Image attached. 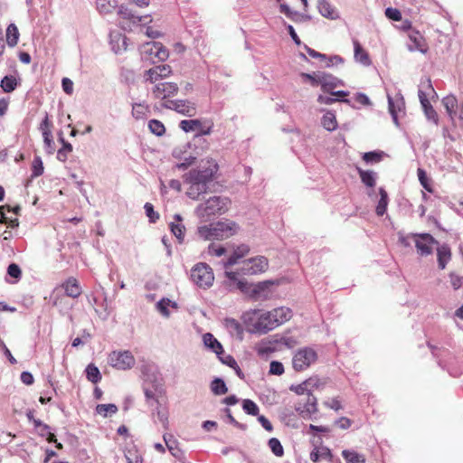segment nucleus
Here are the masks:
<instances>
[{
    "label": "nucleus",
    "mask_w": 463,
    "mask_h": 463,
    "mask_svg": "<svg viewBox=\"0 0 463 463\" xmlns=\"http://www.w3.org/2000/svg\"><path fill=\"white\" fill-rule=\"evenodd\" d=\"M411 43L408 48L411 52H420L426 54L429 51V44L424 36L417 30H411L408 33Z\"/></svg>",
    "instance_id": "nucleus-16"
},
{
    "label": "nucleus",
    "mask_w": 463,
    "mask_h": 463,
    "mask_svg": "<svg viewBox=\"0 0 463 463\" xmlns=\"http://www.w3.org/2000/svg\"><path fill=\"white\" fill-rule=\"evenodd\" d=\"M385 15L392 21H402V13L399 9L388 7L385 10Z\"/></svg>",
    "instance_id": "nucleus-53"
},
{
    "label": "nucleus",
    "mask_w": 463,
    "mask_h": 463,
    "mask_svg": "<svg viewBox=\"0 0 463 463\" xmlns=\"http://www.w3.org/2000/svg\"><path fill=\"white\" fill-rule=\"evenodd\" d=\"M162 106L187 117H194L196 114L195 105L188 100H167Z\"/></svg>",
    "instance_id": "nucleus-14"
},
{
    "label": "nucleus",
    "mask_w": 463,
    "mask_h": 463,
    "mask_svg": "<svg viewBox=\"0 0 463 463\" xmlns=\"http://www.w3.org/2000/svg\"><path fill=\"white\" fill-rule=\"evenodd\" d=\"M208 252L211 255L220 257L224 254L225 249L222 246H218L213 243L209 246Z\"/></svg>",
    "instance_id": "nucleus-61"
},
{
    "label": "nucleus",
    "mask_w": 463,
    "mask_h": 463,
    "mask_svg": "<svg viewBox=\"0 0 463 463\" xmlns=\"http://www.w3.org/2000/svg\"><path fill=\"white\" fill-rule=\"evenodd\" d=\"M18 85V81L15 76L14 75H6L5 76L1 82L0 87L4 92L9 93L14 91Z\"/></svg>",
    "instance_id": "nucleus-34"
},
{
    "label": "nucleus",
    "mask_w": 463,
    "mask_h": 463,
    "mask_svg": "<svg viewBox=\"0 0 463 463\" xmlns=\"http://www.w3.org/2000/svg\"><path fill=\"white\" fill-rule=\"evenodd\" d=\"M442 104L445 107L450 118L453 119L456 115V108L458 107V100L456 97L453 95L446 96L442 99Z\"/></svg>",
    "instance_id": "nucleus-33"
},
{
    "label": "nucleus",
    "mask_w": 463,
    "mask_h": 463,
    "mask_svg": "<svg viewBox=\"0 0 463 463\" xmlns=\"http://www.w3.org/2000/svg\"><path fill=\"white\" fill-rule=\"evenodd\" d=\"M359 176L364 184L368 187H373L376 184L375 182V173L373 171L363 170L361 168H357Z\"/></svg>",
    "instance_id": "nucleus-38"
},
{
    "label": "nucleus",
    "mask_w": 463,
    "mask_h": 463,
    "mask_svg": "<svg viewBox=\"0 0 463 463\" xmlns=\"http://www.w3.org/2000/svg\"><path fill=\"white\" fill-rule=\"evenodd\" d=\"M290 390L293 391L294 392H296L298 395L307 394V397L309 395H313L311 393V390L308 389V387H307V380L304 381L303 383H301L300 384H298V385H295V386L292 385L290 387Z\"/></svg>",
    "instance_id": "nucleus-50"
},
{
    "label": "nucleus",
    "mask_w": 463,
    "mask_h": 463,
    "mask_svg": "<svg viewBox=\"0 0 463 463\" xmlns=\"http://www.w3.org/2000/svg\"><path fill=\"white\" fill-rule=\"evenodd\" d=\"M231 201L227 197L212 196L196 208V214L202 219H207L216 214H222L229 209Z\"/></svg>",
    "instance_id": "nucleus-3"
},
{
    "label": "nucleus",
    "mask_w": 463,
    "mask_h": 463,
    "mask_svg": "<svg viewBox=\"0 0 463 463\" xmlns=\"http://www.w3.org/2000/svg\"><path fill=\"white\" fill-rule=\"evenodd\" d=\"M216 170V165H213L202 169H193L187 175V182H195L207 186L208 183L213 180Z\"/></svg>",
    "instance_id": "nucleus-12"
},
{
    "label": "nucleus",
    "mask_w": 463,
    "mask_h": 463,
    "mask_svg": "<svg viewBox=\"0 0 463 463\" xmlns=\"http://www.w3.org/2000/svg\"><path fill=\"white\" fill-rule=\"evenodd\" d=\"M383 152H367L363 155V160L369 163H378L383 159Z\"/></svg>",
    "instance_id": "nucleus-48"
},
{
    "label": "nucleus",
    "mask_w": 463,
    "mask_h": 463,
    "mask_svg": "<svg viewBox=\"0 0 463 463\" xmlns=\"http://www.w3.org/2000/svg\"><path fill=\"white\" fill-rule=\"evenodd\" d=\"M97 8L101 14H107L110 12L112 5H110L109 0H97Z\"/></svg>",
    "instance_id": "nucleus-58"
},
{
    "label": "nucleus",
    "mask_w": 463,
    "mask_h": 463,
    "mask_svg": "<svg viewBox=\"0 0 463 463\" xmlns=\"http://www.w3.org/2000/svg\"><path fill=\"white\" fill-rule=\"evenodd\" d=\"M268 268V259L263 256H260L245 260L241 267V272L244 275H254L265 272Z\"/></svg>",
    "instance_id": "nucleus-13"
},
{
    "label": "nucleus",
    "mask_w": 463,
    "mask_h": 463,
    "mask_svg": "<svg viewBox=\"0 0 463 463\" xmlns=\"http://www.w3.org/2000/svg\"><path fill=\"white\" fill-rule=\"evenodd\" d=\"M238 229L239 226L235 222L226 220L212 223L209 226L200 227L198 232L205 240L222 241L233 236Z\"/></svg>",
    "instance_id": "nucleus-1"
},
{
    "label": "nucleus",
    "mask_w": 463,
    "mask_h": 463,
    "mask_svg": "<svg viewBox=\"0 0 463 463\" xmlns=\"http://www.w3.org/2000/svg\"><path fill=\"white\" fill-rule=\"evenodd\" d=\"M379 194L380 200L377 203L375 213L378 216H383L386 213L389 200L387 192L383 187L379 189Z\"/></svg>",
    "instance_id": "nucleus-35"
},
{
    "label": "nucleus",
    "mask_w": 463,
    "mask_h": 463,
    "mask_svg": "<svg viewBox=\"0 0 463 463\" xmlns=\"http://www.w3.org/2000/svg\"><path fill=\"white\" fill-rule=\"evenodd\" d=\"M226 277L229 279V282L227 286L231 288H237L240 289L242 292H245L248 290V284L246 281L239 279V273L238 272H232V271H226L225 272Z\"/></svg>",
    "instance_id": "nucleus-23"
},
{
    "label": "nucleus",
    "mask_w": 463,
    "mask_h": 463,
    "mask_svg": "<svg viewBox=\"0 0 463 463\" xmlns=\"http://www.w3.org/2000/svg\"><path fill=\"white\" fill-rule=\"evenodd\" d=\"M191 279L199 288H208L213 284L214 275L209 265L200 262L191 269Z\"/></svg>",
    "instance_id": "nucleus-5"
},
{
    "label": "nucleus",
    "mask_w": 463,
    "mask_h": 463,
    "mask_svg": "<svg viewBox=\"0 0 463 463\" xmlns=\"http://www.w3.org/2000/svg\"><path fill=\"white\" fill-rule=\"evenodd\" d=\"M322 125L328 131L335 130L337 128V121L335 115L331 112L326 113L322 118Z\"/></svg>",
    "instance_id": "nucleus-39"
},
{
    "label": "nucleus",
    "mask_w": 463,
    "mask_h": 463,
    "mask_svg": "<svg viewBox=\"0 0 463 463\" xmlns=\"http://www.w3.org/2000/svg\"><path fill=\"white\" fill-rule=\"evenodd\" d=\"M211 390L215 395L225 394L228 392L225 383L220 378H216L212 382Z\"/></svg>",
    "instance_id": "nucleus-41"
},
{
    "label": "nucleus",
    "mask_w": 463,
    "mask_h": 463,
    "mask_svg": "<svg viewBox=\"0 0 463 463\" xmlns=\"http://www.w3.org/2000/svg\"><path fill=\"white\" fill-rule=\"evenodd\" d=\"M158 420L162 423L163 427L168 429V413L166 411H157L156 412Z\"/></svg>",
    "instance_id": "nucleus-62"
},
{
    "label": "nucleus",
    "mask_w": 463,
    "mask_h": 463,
    "mask_svg": "<svg viewBox=\"0 0 463 463\" xmlns=\"http://www.w3.org/2000/svg\"><path fill=\"white\" fill-rule=\"evenodd\" d=\"M148 128L153 134L158 137L163 136L165 132V125L157 119H151L148 122Z\"/></svg>",
    "instance_id": "nucleus-45"
},
{
    "label": "nucleus",
    "mask_w": 463,
    "mask_h": 463,
    "mask_svg": "<svg viewBox=\"0 0 463 463\" xmlns=\"http://www.w3.org/2000/svg\"><path fill=\"white\" fill-rule=\"evenodd\" d=\"M62 143V147L57 152V158L61 162H65L68 158L69 154L72 152V146L66 142L62 137L60 138Z\"/></svg>",
    "instance_id": "nucleus-42"
},
{
    "label": "nucleus",
    "mask_w": 463,
    "mask_h": 463,
    "mask_svg": "<svg viewBox=\"0 0 463 463\" xmlns=\"http://www.w3.org/2000/svg\"><path fill=\"white\" fill-rule=\"evenodd\" d=\"M322 73L323 72H314L313 74L309 73H301V77L307 80L313 87H317L318 85L321 86L322 81Z\"/></svg>",
    "instance_id": "nucleus-46"
},
{
    "label": "nucleus",
    "mask_w": 463,
    "mask_h": 463,
    "mask_svg": "<svg viewBox=\"0 0 463 463\" xmlns=\"http://www.w3.org/2000/svg\"><path fill=\"white\" fill-rule=\"evenodd\" d=\"M141 53L153 63L164 61L169 56L168 50L158 42L146 43L141 46Z\"/></svg>",
    "instance_id": "nucleus-6"
},
{
    "label": "nucleus",
    "mask_w": 463,
    "mask_h": 463,
    "mask_svg": "<svg viewBox=\"0 0 463 463\" xmlns=\"http://www.w3.org/2000/svg\"><path fill=\"white\" fill-rule=\"evenodd\" d=\"M182 222L183 219L180 214H175L174 221L169 224L171 232L176 237L179 242L184 241L185 233V227Z\"/></svg>",
    "instance_id": "nucleus-22"
},
{
    "label": "nucleus",
    "mask_w": 463,
    "mask_h": 463,
    "mask_svg": "<svg viewBox=\"0 0 463 463\" xmlns=\"http://www.w3.org/2000/svg\"><path fill=\"white\" fill-rule=\"evenodd\" d=\"M324 406L338 411L343 409L341 401L338 398H332L331 400L326 401L323 402Z\"/></svg>",
    "instance_id": "nucleus-54"
},
{
    "label": "nucleus",
    "mask_w": 463,
    "mask_h": 463,
    "mask_svg": "<svg viewBox=\"0 0 463 463\" xmlns=\"http://www.w3.org/2000/svg\"><path fill=\"white\" fill-rule=\"evenodd\" d=\"M343 85L342 81L331 74L322 73L321 89L325 92H331L334 89Z\"/></svg>",
    "instance_id": "nucleus-26"
},
{
    "label": "nucleus",
    "mask_w": 463,
    "mask_h": 463,
    "mask_svg": "<svg viewBox=\"0 0 463 463\" xmlns=\"http://www.w3.org/2000/svg\"><path fill=\"white\" fill-rule=\"evenodd\" d=\"M7 273L12 278L19 279L21 277L22 271L17 264L12 263L8 266Z\"/></svg>",
    "instance_id": "nucleus-60"
},
{
    "label": "nucleus",
    "mask_w": 463,
    "mask_h": 463,
    "mask_svg": "<svg viewBox=\"0 0 463 463\" xmlns=\"http://www.w3.org/2000/svg\"><path fill=\"white\" fill-rule=\"evenodd\" d=\"M135 362L129 351H113L109 355V364L118 370H128L135 365Z\"/></svg>",
    "instance_id": "nucleus-9"
},
{
    "label": "nucleus",
    "mask_w": 463,
    "mask_h": 463,
    "mask_svg": "<svg viewBox=\"0 0 463 463\" xmlns=\"http://www.w3.org/2000/svg\"><path fill=\"white\" fill-rule=\"evenodd\" d=\"M188 184L190 186L188 187L186 194L193 200L199 199L201 194L207 192L208 187L204 186V184H200L195 182H188Z\"/></svg>",
    "instance_id": "nucleus-30"
},
{
    "label": "nucleus",
    "mask_w": 463,
    "mask_h": 463,
    "mask_svg": "<svg viewBox=\"0 0 463 463\" xmlns=\"http://www.w3.org/2000/svg\"><path fill=\"white\" fill-rule=\"evenodd\" d=\"M307 383L308 389L312 391L314 389H319L323 387L326 384V382L320 379L318 376L315 375L307 379Z\"/></svg>",
    "instance_id": "nucleus-51"
},
{
    "label": "nucleus",
    "mask_w": 463,
    "mask_h": 463,
    "mask_svg": "<svg viewBox=\"0 0 463 463\" xmlns=\"http://www.w3.org/2000/svg\"><path fill=\"white\" fill-rule=\"evenodd\" d=\"M120 21L119 24L123 30H132V26H141L139 24H149L152 20L150 16L145 15H136L131 10L128 8L120 9L119 11Z\"/></svg>",
    "instance_id": "nucleus-10"
},
{
    "label": "nucleus",
    "mask_w": 463,
    "mask_h": 463,
    "mask_svg": "<svg viewBox=\"0 0 463 463\" xmlns=\"http://www.w3.org/2000/svg\"><path fill=\"white\" fill-rule=\"evenodd\" d=\"M6 43L9 47H14L17 45L20 33L17 26L14 24H10L6 28Z\"/></svg>",
    "instance_id": "nucleus-29"
},
{
    "label": "nucleus",
    "mask_w": 463,
    "mask_h": 463,
    "mask_svg": "<svg viewBox=\"0 0 463 463\" xmlns=\"http://www.w3.org/2000/svg\"><path fill=\"white\" fill-rule=\"evenodd\" d=\"M151 83L154 84L153 88L151 89L153 98L156 99L163 100L165 102L169 100V98L175 96L179 90V87L175 82L156 81Z\"/></svg>",
    "instance_id": "nucleus-7"
},
{
    "label": "nucleus",
    "mask_w": 463,
    "mask_h": 463,
    "mask_svg": "<svg viewBox=\"0 0 463 463\" xmlns=\"http://www.w3.org/2000/svg\"><path fill=\"white\" fill-rule=\"evenodd\" d=\"M273 321L278 323V326L288 321L292 317V311L286 307H277L271 310Z\"/></svg>",
    "instance_id": "nucleus-25"
},
{
    "label": "nucleus",
    "mask_w": 463,
    "mask_h": 463,
    "mask_svg": "<svg viewBox=\"0 0 463 463\" xmlns=\"http://www.w3.org/2000/svg\"><path fill=\"white\" fill-rule=\"evenodd\" d=\"M354 59L356 61L363 65L368 66L371 64V60L368 52L363 48L357 40H353Z\"/></svg>",
    "instance_id": "nucleus-27"
},
{
    "label": "nucleus",
    "mask_w": 463,
    "mask_h": 463,
    "mask_svg": "<svg viewBox=\"0 0 463 463\" xmlns=\"http://www.w3.org/2000/svg\"><path fill=\"white\" fill-rule=\"evenodd\" d=\"M437 261L439 269H445L448 263L452 259V251L450 247L444 243L437 247Z\"/></svg>",
    "instance_id": "nucleus-19"
},
{
    "label": "nucleus",
    "mask_w": 463,
    "mask_h": 463,
    "mask_svg": "<svg viewBox=\"0 0 463 463\" xmlns=\"http://www.w3.org/2000/svg\"><path fill=\"white\" fill-rule=\"evenodd\" d=\"M43 165L40 157H35L33 161V175L40 176L43 173Z\"/></svg>",
    "instance_id": "nucleus-55"
},
{
    "label": "nucleus",
    "mask_w": 463,
    "mask_h": 463,
    "mask_svg": "<svg viewBox=\"0 0 463 463\" xmlns=\"http://www.w3.org/2000/svg\"><path fill=\"white\" fill-rule=\"evenodd\" d=\"M217 356L222 364L228 365L229 367H237V362L231 354H226L223 353V354Z\"/></svg>",
    "instance_id": "nucleus-57"
},
{
    "label": "nucleus",
    "mask_w": 463,
    "mask_h": 463,
    "mask_svg": "<svg viewBox=\"0 0 463 463\" xmlns=\"http://www.w3.org/2000/svg\"><path fill=\"white\" fill-rule=\"evenodd\" d=\"M296 411L303 419L310 418L317 411V398L314 395H309L306 404L303 407H296Z\"/></svg>",
    "instance_id": "nucleus-20"
},
{
    "label": "nucleus",
    "mask_w": 463,
    "mask_h": 463,
    "mask_svg": "<svg viewBox=\"0 0 463 463\" xmlns=\"http://www.w3.org/2000/svg\"><path fill=\"white\" fill-rule=\"evenodd\" d=\"M269 447L275 456L282 457L284 455L283 446L277 438L269 439Z\"/></svg>",
    "instance_id": "nucleus-47"
},
{
    "label": "nucleus",
    "mask_w": 463,
    "mask_h": 463,
    "mask_svg": "<svg viewBox=\"0 0 463 463\" xmlns=\"http://www.w3.org/2000/svg\"><path fill=\"white\" fill-rule=\"evenodd\" d=\"M96 411L103 417L115 414L118 411V407L115 404H99L96 407Z\"/></svg>",
    "instance_id": "nucleus-43"
},
{
    "label": "nucleus",
    "mask_w": 463,
    "mask_h": 463,
    "mask_svg": "<svg viewBox=\"0 0 463 463\" xmlns=\"http://www.w3.org/2000/svg\"><path fill=\"white\" fill-rule=\"evenodd\" d=\"M203 341L206 347L214 352L217 355L223 354L222 344L211 333H205L203 335Z\"/></svg>",
    "instance_id": "nucleus-28"
},
{
    "label": "nucleus",
    "mask_w": 463,
    "mask_h": 463,
    "mask_svg": "<svg viewBox=\"0 0 463 463\" xmlns=\"http://www.w3.org/2000/svg\"><path fill=\"white\" fill-rule=\"evenodd\" d=\"M61 288L64 289L65 295L71 298H78L82 293L81 287L74 277L68 278L61 284Z\"/></svg>",
    "instance_id": "nucleus-18"
},
{
    "label": "nucleus",
    "mask_w": 463,
    "mask_h": 463,
    "mask_svg": "<svg viewBox=\"0 0 463 463\" xmlns=\"http://www.w3.org/2000/svg\"><path fill=\"white\" fill-rule=\"evenodd\" d=\"M284 373V366L280 362L272 361L269 364V373L281 375Z\"/></svg>",
    "instance_id": "nucleus-56"
},
{
    "label": "nucleus",
    "mask_w": 463,
    "mask_h": 463,
    "mask_svg": "<svg viewBox=\"0 0 463 463\" xmlns=\"http://www.w3.org/2000/svg\"><path fill=\"white\" fill-rule=\"evenodd\" d=\"M271 311L259 309L251 310L244 315V322L253 332L267 333L278 327V323L273 321Z\"/></svg>",
    "instance_id": "nucleus-2"
},
{
    "label": "nucleus",
    "mask_w": 463,
    "mask_h": 463,
    "mask_svg": "<svg viewBox=\"0 0 463 463\" xmlns=\"http://www.w3.org/2000/svg\"><path fill=\"white\" fill-rule=\"evenodd\" d=\"M173 71L170 65H156L146 71V80L149 82L162 81L163 79L169 77Z\"/></svg>",
    "instance_id": "nucleus-15"
},
{
    "label": "nucleus",
    "mask_w": 463,
    "mask_h": 463,
    "mask_svg": "<svg viewBox=\"0 0 463 463\" xmlns=\"http://www.w3.org/2000/svg\"><path fill=\"white\" fill-rule=\"evenodd\" d=\"M242 408L250 415L256 416L259 413V407L251 400H244L242 403Z\"/></svg>",
    "instance_id": "nucleus-49"
},
{
    "label": "nucleus",
    "mask_w": 463,
    "mask_h": 463,
    "mask_svg": "<svg viewBox=\"0 0 463 463\" xmlns=\"http://www.w3.org/2000/svg\"><path fill=\"white\" fill-rule=\"evenodd\" d=\"M418 178L420 183V184L424 187L425 190H427L430 193L433 192L431 181L427 176L426 171L422 168H418L417 171Z\"/></svg>",
    "instance_id": "nucleus-44"
},
{
    "label": "nucleus",
    "mask_w": 463,
    "mask_h": 463,
    "mask_svg": "<svg viewBox=\"0 0 463 463\" xmlns=\"http://www.w3.org/2000/svg\"><path fill=\"white\" fill-rule=\"evenodd\" d=\"M150 112L149 106L146 103H134L132 105V116L137 119H145Z\"/></svg>",
    "instance_id": "nucleus-31"
},
{
    "label": "nucleus",
    "mask_w": 463,
    "mask_h": 463,
    "mask_svg": "<svg viewBox=\"0 0 463 463\" xmlns=\"http://www.w3.org/2000/svg\"><path fill=\"white\" fill-rule=\"evenodd\" d=\"M317 8L320 14L327 19L335 20L339 17L335 7L327 0H319Z\"/></svg>",
    "instance_id": "nucleus-21"
},
{
    "label": "nucleus",
    "mask_w": 463,
    "mask_h": 463,
    "mask_svg": "<svg viewBox=\"0 0 463 463\" xmlns=\"http://www.w3.org/2000/svg\"><path fill=\"white\" fill-rule=\"evenodd\" d=\"M342 456L345 459L346 463H365L364 455L354 450L345 449L342 451Z\"/></svg>",
    "instance_id": "nucleus-37"
},
{
    "label": "nucleus",
    "mask_w": 463,
    "mask_h": 463,
    "mask_svg": "<svg viewBox=\"0 0 463 463\" xmlns=\"http://www.w3.org/2000/svg\"><path fill=\"white\" fill-rule=\"evenodd\" d=\"M180 128L184 132L196 131L197 136L210 135L213 128L212 120L184 119L180 122Z\"/></svg>",
    "instance_id": "nucleus-11"
},
{
    "label": "nucleus",
    "mask_w": 463,
    "mask_h": 463,
    "mask_svg": "<svg viewBox=\"0 0 463 463\" xmlns=\"http://www.w3.org/2000/svg\"><path fill=\"white\" fill-rule=\"evenodd\" d=\"M409 236L413 239L420 256L430 255L433 251L432 246L438 244L436 239L430 233H411Z\"/></svg>",
    "instance_id": "nucleus-8"
},
{
    "label": "nucleus",
    "mask_w": 463,
    "mask_h": 463,
    "mask_svg": "<svg viewBox=\"0 0 463 463\" xmlns=\"http://www.w3.org/2000/svg\"><path fill=\"white\" fill-rule=\"evenodd\" d=\"M389 111L392 114L394 121H397L398 112L404 107L402 97L396 98L395 99L388 96Z\"/></svg>",
    "instance_id": "nucleus-32"
},
{
    "label": "nucleus",
    "mask_w": 463,
    "mask_h": 463,
    "mask_svg": "<svg viewBox=\"0 0 463 463\" xmlns=\"http://www.w3.org/2000/svg\"><path fill=\"white\" fill-rule=\"evenodd\" d=\"M318 359V354L312 347L299 348L293 355L292 366L296 372H303L308 369Z\"/></svg>",
    "instance_id": "nucleus-4"
},
{
    "label": "nucleus",
    "mask_w": 463,
    "mask_h": 463,
    "mask_svg": "<svg viewBox=\"0 0 463 463\" xmlns=\"http://www.w3.org/2000/svg\"><path fill=\"white\" fill-rule=\"evenodd\" d=\"M146 216L151 222H156L159 219V214L154 211V206L150 203H146L144 205Z\"/></svg>",
    "instance_id": "nucleus-52"
},
{
    "label": "nucleus",
    "mask_w": 463,
    "mask_h": 463,
    "mask_svg": "<svg viewBox=\"0 0 463 463\" xmlns=\"http://www.w3.org/2000/svg\"><path fill=\"white\" fill-rule=\"evenodd\" d=\"M52 124L51 120L49 119L48 116L46 115L43 122L41 123L40 129L42 130V133H52Z\"/></svg>",
    "instance_id": "nucleus-63"
},
{
    "label": "nucleus",
    "mask_w": 463,
    "mask_h": 463,
    "mask_svg": "<svg viewBox=\"0 0 463 463\" xmlns=\"http://www.w3.org/2000/svg\"><path fill=\"white\" fill-rule=\"evenodd\" d=\"M18 211H19V207H15L13 209L9 205L0 206V223L7 224L12 228L18 226V224H19L18 219L7 218V215H6V212H8V213L12 212L14 215H16Z\"/></svg>",
    "instance_id": "nucleus-24"
},
{
    "label": "nucleus",
    "mask_w": 463,
    "mask_h": 463,
    "mask_svg": "<svg viewBox=\"0 0 463 463\" xmlns=\"http://www.w3.org/2000/svg\"><path fill=\"white\" fill-rule=\"evenodd\" d=\"M86 373L87 379L93 383H97L101 380V374L99 373V370L93 364H90L87 366Z\"/></svg>",
    "instance_id": "nucleus-40"
},
{
    "label": "nucleus",
    "mask_w": 463,
    "mask_h": 463,
    "mask_svg": "<svg viewBox=\"0 0 463 463\" xmlns=\"http://www.w3.org/2000/svg\"><path fill=\"white\" fill-rule=\"evenodd\" d=\"M224 326L226 329L230 332V334L238 335L241 338L243 329L241 325L236 319L226 318L224 320Z\"/></svg>",
    "instance_id": "nucleus-36"
},
{
    "label": "nucleus",
    "mask_w": 463,
    "mask_h": 463,
    "mask_svg": "<svg viewBox=\"0 0 463 463\" xmlns=\"http://www.w3.org/2000/svg\"><path fill=\"white\" fill-rule=\"evenodd\" d=\"M62 90L67 94H71L73 91V82L69 78H63L61 81Z\"/></svg>",
    "instance_id": "nucleus-64"
},
{
    "label": "nucleus",
    "mask_w": 463,
    "mask_h": 463,
    "mask_svg": "<svg viewBox=\"0 0 463 463\" xmlns=\"http://www.w3.org/2000/svg\"><path fill=\"white\" fill-rule=\"evenodd\" d=\"M418 96L420 101V104L422 106V109L424 110V114L426 118L429 120H431L435 125H438L439 123V116L436 110L431 106L428 97L427 93L424 92L422 90H419Z\"/></svg>",
    "instance_id": "nucleus-17"
},
{
    "label": "nucleus",
    "mask_w": 463,
    "mask_h": 463,
    "mask_svg": "<svg viewBox=\"0 0 463 463\" xmlns=\"http://www.w3.org/2000/svg\"><path fill=\"white\" fill-rule=\"evenodd\" d=\"M43 141H44L47 152L49 154H52L54 152V147H53L54 143H53L52 133H43Z\"/></svg>",
    "instance_id": "nucleus-59"
}]
</instances>
